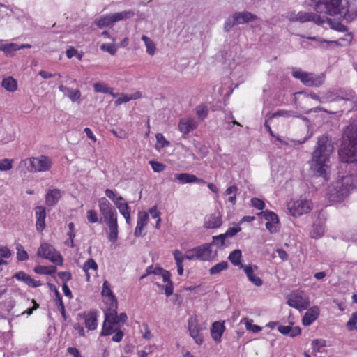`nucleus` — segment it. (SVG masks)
I'll return each mask as SVG.
<instances>
[{"mask_svg":"<svg viewBox=\"0 0 357 357\" xmlns=\"http://www.w3.org/2000/svg\"><path fill=\"white\" fill-rule=\"evenodd\" d=\"M333 144L326 135L319 137L316 149L312 153V169L319 176L327 178L330 169V157L333 151Z\"/></svg>","mask_w":357,"mask_h":357,"instance_id":"f257e3e1","label":"nucleus"},{"mask_svg":"<svg viewBox=\"0 0 357 357\" xmlns=\"http://www.w3.org/2000/svg\"><path fill=\"white\" fill-rule=\"evenodd\" d=\"M354 188H357V174L347 175L332 183L328 190V198L331 202H342Z\"/></svg>","mask_w":357,"mask_h":357,"instance_id":"f03ea898","label":"nucleus"},{"mask_svg":"<svg viewBox=\"0 0 357 357\" xmlns=\"http://www.w3.org/2000/svg\"><path fill=\"white\" fill-rule=\"evenodd\" d=\"M344 135L349 140V144L339 151L343 162H357V126L350 124L344 130Z\"/></svg>","mask_w":357,"mask_h":357,"instance_id":"7ed1b4c3","label":"nucleus"},{"mask_svg":"<svg viewBox=\"0 0 357 357\" xmlns=\"http://www.w3.org/2000/svg\"><path fill=\"white\" fill-rule=\"evenodd\" d=\"M135 15L132 10H124L119 13L101 15L94 21V24L100 29L112 27L114 23L126 19H130Z\"/></svg>","mask_w":357,"mask_h":357,"instance_id":"20e7f679","label":"nucleus"},{"mask_svg":"<svg viewBox=\"0 0 357 357\" xmlns=\"http://www.w3.org/2000/svg\"><path fill=\"white\" fill-rule=\"evenodd\" d=\"M286 17L291 22H298L301 23L314 22L317 25H322L326 22L328 24L331 23V20L327 17L305 11H300L298 13L289 12L287 13Z\"/></svg>","mask_w":357,"mask_h":357,"instance_id":"39448f33","label":"nucleus"},{"mask_svg":"<svg viewBox=\"0 0 357 357\" xmlns=\"http://www.w3.org/2000/svg\"><path fill=\"white\" fill-rule=\"evenodd\" d=\"M26 166L29 172H42L49 171L52 165V160L45 155L32 157L21 161V164Z\"/></svg>","mask_w":357,"mask_h":357,"instance_id":"423d86ee","label":"nucleus"},{"mask_svg":"<svg viewBox=\"0 0 357 357\" xmlns=\"http://www.w3.org/2000/svg\"><path fill=\"white\" fill-rule=\"evenodd\" d=\"M292 76L299 79L304 85L310 87H319L322 85L325 81L324 73L314 74L303 71L301 69H294Z\"/></svg>","mask_w":357,"mask_h":357,"instance_id":"0eeeda50","label":"nucleus"},{"mask_svg":"<svg viewBox=\"0 0 357 357\" xmlns=\"http://www.w3.org/2000/svg\"><path fill=\"white\" fill-rule=\"evenodd\" d=\"M117 305L112 307V312H105V321L103 322L101 335L108 336L122 326L119 321L117 314Z\"/></svg>","mask_w":357,"mask_h":357,"instance_id":"6e6552de","label":"nucleus"},{"mask_svg":"<svg viewBox=\"0 0 357 357\" xmlns=\"http://www.w3.org/2000/svg\"><path fill=\"white\" fill-rule=\"evenodd\" d=\"M341 0H318L315 5V10L319 13H324L331 16L337 14L344 15L343 8L341 7Z\"/></svg>","mask_w":357,"mask_h":357,"instance_id":"1a4fd4ad","label":"nucleus"},{"mask_svg":"<svg viewBox=\"0 0 357 357\" xmlns=\"http://www.w3.org/2000/svg\"><path fill=\"white\" fill-rule=\"evenodd\" d=\"M37 256L48 259L56 265L61 266L63 264V259L61 254L47 242L41 243L37 251Z\"/></svg>","mask_w":357,"mask_h":357,"instance_id":"9d476101","label":"nucleus"},{"mask_svg":"<svg viewBox=\"0 0 357 357\" xmlns=\"http://www.w3.org/2000/svg\"><path fill=\"white\" fill-rule=\"evenodd\" d=\"M99 210L102 215L100 222L103 221L106 225L117 222V212L112 204L105 198L102 197L98 200Z\"/></svg>","mask_w":357,"mask_h":357,"instance_id":"9b49d317","label":"nucleus"},{"mask_svg":"<svg viewBox=\"0 0 357 357\" xmlns=\"http://www.w3.org/2000/svg\"><path fill=\"white\" fill-rule=\"evenodd\" d=\"M256 19L257 16L252 13L247 11L236 12L225 20L224 30L225 32H229L235 25L248 23Z\"/></svg>","mask_w":357,"mask_h":357,"instance_id":"f8f14e48","label":"nucleus"},{"mask_svg":"<svg viewBox=\"0 0 357 357\" xmlns=\"http://www.w3.org/2000/svg\"><path fill=\"white\" fill-rule=\"evenodd\" d=\"M287 209L294 217H298L308 213L312 209V203L308 199L291 201L287 204Z\"/></svg>","mask_w":357,"mask_h":357,"instance_id":"ddd939ff","label":"nucleus"},{"mask_svg":"<svg viewBox=\"0 0 357 357\" xmlns=\"http://www.w3.org/2000/svg\"><path fill=\"white\" fill-rule=\"evenodd\" d=\"M287 303L290 307L300 311L305 310L310 306L308 298L301 291L292 293L288 298Z\"/></svg>","mask_w":357,"mask_h":357,"instance_id":"4468645a","label":"nucleus"},{"mask_svg":"<svg viewBox=\"0 0 357 357\" xmlns=\"http://www.w3.org/2000/svg\"><path fill=\"white\" fill-rule=\"evenodd\" d=\"M188 324L190 337L197 344H202L204 342V337L201 333L202 328L198 324L197 320L191 317L188 319Z\"/></svg>","mask_w":357,"mask_h":357,"instance_id":"2eb2a0df","label":"nucleus"},{"mask_svg":"<svg viewBox=\"0 0 357 357\" xmlns=\"http://www.w3.org/2000/svg\"><path fill=\"white\" fill-rule=\"evenodd\" d=\"M241 268L244 271L249 281L255 286L260 287L262 285V280L255 274L258 269L256 265H241Z\"/></svg>","mask_w":357,"mask_h":357,"instance_id":"dca6fc26","label":"nucleus"},{"mask_svg":"<svg viewBox=\"0 0 357 357\" xmlns=\"http://www.w3.org/2000/svg\"><path fill=\"white\" fill-rule=\"evenodd\" d=\"M354 92L351 90H340L338 94H333L332 92H328L326 94V98L331 102H335L340 100L351 101L354 99Z\"/></svg>","mask_w":357,"mask_h":357,"instance_id":"f3484780","label":"nucleus"},{"mask_svg":"<svg viewBox=\"0 0 357 357\" xmlns=\"http://www.w3.org/2000/svg\"><path fill=\"white\" fill-rule=\"evenodd\" d=\"M197 260L207 261L212 257L211 244H204L194 248Z\"/></svg>","mask_w":357,"mask_h":357,"instance_id":"a211bd4d","label":"nucleus"},{"mask_svg":"<svg viewBox=\"0 0 357 357\" xmlns=\"http://www.w3.org/2000/svg\"><path fill=\"white\" fill-rule=\"evenodd\" d=\"M347 6L343 8L344 18L348 21H352L357 17V6L356 2L357 0H344Z\"/></svg>","mask_w":357,"mask_h":357,"instance_id":"6ab92c4d","label":"nucleus"},{"mask_svg":"<svg viewBox=\"0 0 357 357\" xmlns=\"http://www.w3.org/2000/svg\"><path fill=\"white\" fill-rule=\"evenodd\" d=\"M36 213V227L37 231H42L45 227L46 211L43 206H36L35 208Z\"/></svg>","mask_w":357,"mask_h":357,"instance_id":"aec40b11","label":"nucleus"},{"mask_svg":"<svg viewBox=\"0 0 357 357\" xmlns=\"http://www.w3.org/2000/svg\"><path fill=\"white\" fill-rule=\"evenodd\" d=\"M197 126V121L193 119H182L178 123V129L183 134L187 135L195 130Z\"/></svg>","mask_w":357,"mask_h":357,"instance_id":"412c9836","label":"nucleus"},{"mask_svg":"<svg viewBox=\"0 0 357 357\" xmlns=\"http://www.w3.org/2000/svg\"><path fill=\"white\" fill-rule=\"evenodd\" d=\"M319 314V309L317 306H314L307 310L302 319V323L304 326L311 325L318 317Z\"/></svg>","mask_w":357,"mask_h":357,"instance_id":"4be33fe9","label":"nucleus"},{"mask_svg":"<svg viewBox=\"0 0 357 357\" xmlns=\"http://www.w3.org/2000/svg\"><path fill=\"white\" fill-rule=\"evenodd\" d=\"M62 192L58 189L49 190L45 196V204L48 206H54L62 197Z\"/></svg>","mask_w":357,"mask_h":357,"instance_id":"5701e85b","label":"nucleus"},{"mask_svg":"<svg viewBox=\"0 0 357 357\" xmlns=\"http://www.w3.org/2000/svg\"><path fill=\"white\" fill-rule=\"evenodd\" d=\"M14 277L19 281L24 282L29 287H37L41 285L40 281H37L31 278L30 275L24 273V271H20L15 274Z\"/></svg>","mask_w":357,"mask_h":357,"instance_id":"b1692460","label":"nucleus"},{"mask_svg":"<svg viewBox=\"0 0 357 357\" xmlns=\"http://www.w3.org/2000/svg\"><path fill=\"white\" fill-rule=\"evenodd\" d=\"M225 327L223 323L215 321L212 324L211 328V335L213 340L216 342H220Z\"/></svg>","mask_w":357,"mask_h":357,"instance_id":"393cba45","label":"nucleus"},{"mask_svg":"<svg viewBox=\"0 0 357 357\" xmlns=\"http://www.w3.org/2000/svg\"><path fill=\"white\" fill-rule=\"evenodd\" d=\"M83 317L84 319L85 326L88 330L93 331L97 328L98 321L97 313L96 312L91 311L88 313H84Z\"/></svg>","mask_w":357,"mask_h":357,"instance_id":"a878e982","label":"nucleus"},{"mask_svg":"<svg viewBox=\"0 0 357 357\" xmlns=\"http://www.w3.org/2000/svg\"><path fill=\"white\" fill-rule=\"evenodd\" d=\"M222 218L219 214H211L205 218L204 227L208 229H214L220 227Z\"/></svg>","mask_w":357,"mask_h":357,"instance_id":"bb28decb","label":"nucleus"},{"mask_svg":"<svg viewBox=\"0 0 357 357\" xmlns=\"http://www.w3.org/2000/svg\"><path fill=\"white\" fill-rule=\"evenodd\" d=\"M149 215L146 213H139L137 227L135 230V236L138 237L142 235L144 227L148 222Z\"/></svg>","mask_w":357,"mask_h":357,"instance_id":"cd10ccee","label":"nucleus"},{"mask_svg":"<svg viewBox=\"0 0 357 357\" xmlns=\"http://www.w3.org/2000/svg\"><path fill=\"white\" fill-rule=\"evenodd\" d=\"M278 330L283 335H288L291 337H294L301 333V328L298 326H279Z\"/></svg>","mask_w":357,"mask_h":357,"instance_id":"c85d7f7f","label":"nucleus"},{"mask_svg":"<svg viewBox=\"0 0 357 357\" xmlns=\"http://www.w3.org/2000/svg\"><path fill=\"white\" fill-rule=\"evenodd\" d=\"M101 294L103 297V299L106 298V297H109V299L110 300L112 299V301L113 302V307L117 305V300L116 296L114 295L111 289L110 284L107 280L104 281L103 282Z\"/></svg>","mask_w":357,"mask_h":357,"instance_id":"c756f323","label":"nucleus"},{"mask_svg":"<svg viewBox=\"0 0 357 357\" xmlns=\"http://www.w3.org/2000/svg\"><path fill=\"white\" fill-rule=\"evenodd\" d=\"M2 86L9 92H14L17 89V81L12 77L4 78L1 84Z\"/></svg>","mask_w":357,"mask_h":357,"instance_id":"7c9ffc66","label":"nucleus"},{"mask_svg":"<svg viewBox=\"0 0 357 357\" xmlns=\"http://www.w3.org/2000/svg\"><path fill=\"white\" fill-rule=\"evenodd\" d=\"M56 271V268L54 266H41L38 265L34 268V272L37 274H43L52 275Z\"/></svg>","mask_w":357,"mask_h":357,"instance_id":"2f4dec72","label":"nucleus"},{"mask_svg":"<svg viewBox=\"0 0 357 357\" xmlns=\"http://www.w3.org/2000/svg\"><path fill=\"white\" fill-rule=\"evenodd\" d=\"M83 271L85 273L86 281L90 280V273L89 270L97 271L98 270V264L93 259H89L83 265Z\"/></svg>","mask_w":357,"mask_h":357,"instance_id":"473e14b6","label":"nucleus"},{"mask_svg":"<svg viewBox=\"0 0 357 357\" xmlns=\"http://www.w3.org/2000/svg\"><path fill=\"white\" fill-rule=\"evenodd\" d=\"M109 227V233L108 235V239L109 241L114 243L118 239V222H113L107 225Z\"/></svg>","mask_w":357,"mask_h":357,"instance_id":"72a5a7b5","label":"nucleus"},{"mask_svg":"<svg viewBox=\"0 0 357 357\" xmlns=\"http://www.w3.org/2000/svg\"><path fill=\"white\" fill-rule=\"evenodd\" d=\"M142 40L145 44L146 52L149 55L153 56L155 53V45L153 41L145 35L142 36Z\"/></svg>","mask_w":357,"mask_h":357,"instance_id":"f704fd0d","label":"nucleus"},{"mask_svg":"<svg viewBox=\"0 0 357 357\" xmlns=\"http://www.w3.org/2000/svg\"><path fill=\"white\" fill-rule=\"evenodd\" d=\"M0 50L3 51L6 54H10L13 52L19 50V47L16 43L4 44L3 41L1 40Z\"/></svg>","mask_w":357,"mask_h":357,"instance_id":"c9c22d12","label":"nucleus"},{"mask_svg":"<svg viewBox=\"0 0 357 357\" xmlns=\"http://www.w3.org/2000/svg\"><path fill=\"white\" fill-rule=\"evenodd\" d=\"M174 176L175 179L181 183H192L195 181L194 174L188 173L176 174Z\"/></svg>","mask_w":357,"mask_h":357,"instance_id":"e433bc0d","label":"nucleus"},{"mask_svg":"<svg viewBox=\"0 0 357 357\" xmlns=\"http://www.w3.org/2000/svg\"><path fill=\"white\" fill-rule=\"evenodd\" d=\"M119 213L123 216L126 220V222L128 225L130 224L131 218V207L128 205V203H125L120 208L118 209Z\"/></svg>","mask_w":357,"mask_h":357,"instance_id":"4c0bfd02","label":"nucleus"},{"mask_svg":"<svg viewBox=\"0 0 357 357\" xmlns=\"http://www.w3.org/2000/svg\"><path fill=\"white\" fill-rule=\"evenodd\" d=\"M241 251L240 250H235L229 255V260L231 263L234 266H239L241 267Z\"/></svg>","mask_w":357,"mask_h":357,"instance_id":"58836bf2","label":"nucleus"},{"mask_svg":"<svg viewBox=\"0 0 357 357\" xmlns=\"http://www.w3.org/2000/svg\"><path fill=\"white\" fill-rule=\"evenodd\" d=\"M238 192V187L236 185L229 186L225 191V195H229L228 201L232 204H235L236 200V194Z\"/></svg>","mask_w":357,"mask_h":357,"instance_id":"ea45409f","label":"nucleus"},{"mask_svg":"<svg viewBox=\"0 0 357 357\" xmlns=\"http://www.w3.org/2000/svg\"><path fill=\"white\" fill-rule=\"evenodd\" d=\"M276 116H283V117L289 118V117H297L298 115L296 114V112L281 109V110H278L276 112L272 114L269 116V119H272V118H274Z\"/></svg>","mask_w":357,"mask_h":357,"instance_id":"a19ab883","label":"nucleus"},{"mask_svg":"<svg viewBox=\"0 0 357 357\" xmlns=\"http://www.w3.org/2000/svg\"><path fill=\"white\" fill-rule=\"evenodd\" d=\"M228 268V264L227 261H221L215 266H212L209 269V273L211 275H215L221 271L226 270Z\"/></svg>","mask_w":357,"mask_h":357,"instance_id":"79ce46f5","label":"nucleus"},{"mask_svg":"<svg viewBox=\"0 0 357 357\" xmlns=\"http://www.w3.org/2000/svg\"><path fill=\"white\" fill-rule=\"evenodd\" d=\"M259 215L263 217L267 222H279L278 215L271 211H265L259 213Z\"/></svg>","mask_w":357,"mask_h":357,"instance_id":"37998d69","label":"nucleus"},{"mask_svg":"<svg viewBox=\"0 0 357 357\" xmlns=\"http://www.w3.org/2000/svg\"><path fill=\"white\" fill-rule=\"evenodd\" d=\"M100 49L111 55H114L117 50V46L114 44V42L112 43H102L100 45Z\"/></svg>","mask_w":357,"mask_h":357,"instance_id":"c03bdc74","label":"nucleus"},{"mask_svg":"<svg viewBox=\"0 0 357 357\" xmlns=\"http://www.w3.org/2000/svg\"><path fill=\"white\" fill-rule=\"evenodd\" d=\"M195 112H196L197 116L199 119L202 120V119H205L207 116L208 113V107L206 105H199L196 107Z\"/></svg>","mask_w":357,"mask_h":357,"instance_id":"a18cd8bd","label":"nucleus"},{"mask_svg":"<svg viewBox=\"0 0 357 357\" xmlns=\"http://www.w3.org/2000/svg\"><path fill=\"white\" fill-rule=\"evenodd\" d=\"M17 250V259L19 261H25L29 258V255L27 252L24 250V247L21 244H17L16 245Z\"/></svg>","mask_w":357,"mask_h":357,"instance_id":"49530a36","label":"nucleus"},{"mask_svg":"<svg viewBox=\"0 0 357 357\" xmlns=\"http://www.w3.org/2000/svg\"><path fill=\"white\" fill-rule=\"evenodd\" d=\"M241 227H229L225 234L217 236L216 238H226L233 237L241 231Z\"/></svg>","mask_w":357,"mask_h":357,"instance_id":"de8ad7c7","label":"nucleus"},{"mask_svg":"<svg viewBox=\"0 0 357 357\" xmlns=\"http://www.w3.org/2000/svg\"><path fill=\"white\" fill-rule=\"evenodd\" d=\"M56 295V304L57 305L58 310L61 312L62 316L66 318V311L64 304L62 301V298L61 294L57 290H55Z\"/></svg>","mask_w":357,"mask_h":357,"instance_id":"09e8293b","label":"nucleus"},{"mask_svg":"<svg viewBox=\"0 0 357 357\" xmlns=\"http://www.w3.org/2000/svg\"><path fill=\"white\" fill-rule=\"evenodd\" d=\"M311 345L314 351L319 352L322 347L326 346V342L323 339H316L312 341Z\"/></svg>","mask_w":357,"mask_h":357,"instance_id":"8fccbe9b","label":"nucleus"},{"mask_svg":"<svg viewBox=\"0 0 357 357\" xmlns=\"http://www.w3.org/2000/svg\"><path fill=\"white\" fill-rule=\"evenodd\" d=\"M94 91L96 93H107L111 92V88L102 82H96L93 84Z\"/></svg>","mask_w":357,"mask_h":357,"instance_id":"3c124183","label":"nucleus"},{"mask_svg":"<svg viewBox=\"0 0 357 357\" xmlns=\"http://www.w3.org/2000/svg\"><path fill=\"white\" fill-rule=\"evenodd\" d=\"M13 159L4 158L0 160V171L6 172L13 168Z\"/></svg>","mask_w":357,"mask_h":357,"instance_id":"603ef678","label":"nucleus"},{"mask_svg":"<svg viewBox=\"0 0 357 357\" xmlns=\"http://www.w3.org/2000/svg\"><path fill=\"white\" fill-rule=\"evenodd\" d=\"M244 323L247 331H250L253 333H258L261 330V328L257 325L252 324V320L248 318H244Z\"/></svg>","mask_w":357,"mask_h":357,"instance_id":"864d4df0","label":"nucleus"},{"mask_svg":"<svg viewBox=\"0 0 357 357\" xmlns=\"http://www.w3.org/2000/svg\"><path fill=\"white\" fill-rule=\"evenodd\" d=\"M357 311L354 312L347 323V326L349 331H357Z\"/></svg>","mask_w":357,"mask_h":357,"instance_id":"5fc2aeb1","label":"nucleus"},{"mask_svg":"<svg viewBox=\"0 0 357 357\" xmlns=\"http://www.w3.org/2000/svg\"><path fill=\"white\" fill-rule=\"evenodd\" d=\"M68 98L73 102H80L81 98V92L78 89H72L71 91L68 93Z\"/></svg>","mask_w":357,"mask_h":357,"instance_id":"6e6d98bb","label":"nucleus"},{"mask_svg":"<svg viewBox=\"0 0 357 357\" xmlns=\"http://www.w3.org/2000/svg\"><path fill=\"white\" fill-rule=\"evenodd\" d=\"M157 144L156 147L165 148L169 145V142L165 139V137L161 133H158L155 135Z\"/></svg>","mask_w":357,"mask_h":357,"instance_id":"4d7b16f0","label":"nucleus"},{"mask_svg":"<svg viewBox=\"0 0 357 357\" xmlns=\"http://www.w3.org/2000/svg\"><path fill=\"white\" fill-rule=\"evenodd\" d=\"M86 219L91 223L100 222L97 212L93 209L86 211Z\"/></svg>","mask_w":357,"mask_h":357,"instance_id":"13d9d810","label":"nucleus"},{"mask_svg":"<svg viewBox=\"0 0 357 357\" xmlns=\"http://www.w3.org/2000/svg\"><path fill=\"white\" fill-rule=\"evenodd\" d=\"M149 163L155 172H161L165 169V165L158 161L150 160Z\"/></svg>","mask_w":357,"mask_h":357,"instance_id":"bf43d9fd","label":"nucleus"},{"mask_svg":"<svg viewBox=\"0 0 357 357\" xmlns=\"http://www.w3.org/2000/svg\"><path fill=\"white\" fill-rule=\"evenodd\" d=\"M174 259L177 264H183V260L185 259V255H183L181 251L178 250H175L173 252Z\"/></svg>","mask_w":357,"mask_h":357,"instance_id":"052dcab7","label":"nucleus"},{"mask_svg":"<svg viewBox=\"0 0 357 357\" xmlns=\"http://www.w3.org/2000/svg\"><path fill=\"white\" fill-rule=\"evenodd\" d=\"M250 202L252 206L258 210H262L265 206L264 202L259 198H252Z\"/></svg>","mask_w":357,"mask_h":357,"instance_id":"680f3d73","label":"nucleus"},{"mask_svg":"<svg viewBox=\"0 0 357 357\" xmlns=\"http://www.w3.org/2000/svg\"><path fill=\"white\" fill-rule=\"evenodd\" d=\"M130 100H132V97L123 94L115 100L114 104L116 106H118L123 103L128 102Z\"/></svg>","mask_w":357,"mask_h":357,"instance_id":"e2e57ef3","label":"nucleus"},{"mask_svg":"<svg viewBox=\"0 0 357 357\" xmlns=\"http://www.w3.org/2000/svg\"><path fill=\"white\" fill-rule=\"evenodd\" d=\"M11 256V252L8 247L0 246V257L8 259Z\"/></svg>","mask_w":357,"mask_h":357,"instance_id":"0e129e2a","label":"nucleus"},{"mask_svg":"<svg viewBox=\"0 0 357 357\" xmlns=\"http://www.w3.org/2000/svg\"><path fill=\"white\" fill-rule=\"evenodd\" d=\"M115 334L112 337V341L116 342H119L122 340L123 337L124 335L123 332L120 330V328L116 329V331H114Z\"/></svg>","mask_w":357,"mask_h":357,"instance_id":"69168bd1","label":"nucleus"},{"mask_svg":"<svg viewBox=\"0 0 357 357\" xmlns=\"http://www.w3.org/2000/svg\"><path fill=\"white\" fill-rule=\"evenodd\" d=\"M278 222H267L266 223V227L271 233H275L278 231Z\"/></svg>","mask_w":357,"mask_h":357,"instance_id":"338daca9","label":"nucleus"},{"mask_svg":"<svg viewBox=\"0 0 357 357\" xmlns=\"http://www.w3.org/2000/svg\"><path fill=\"white\" fill-rule=\"evenodd\" d=\"M58 275L61 280L65 282V283L72 278L70 273L68 271L59 272Z\"/></svg>","mask_w":357,"mask_h":357,"instance_id":"774afa93","label":"nucleus"}]
</instances>
